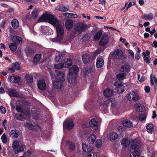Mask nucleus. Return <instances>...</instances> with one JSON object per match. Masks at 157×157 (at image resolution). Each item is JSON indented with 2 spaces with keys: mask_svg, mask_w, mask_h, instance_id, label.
<instances>
[{
  "mask_svg": "<svg viewBox=\"0 0 157 157\" xmlns=\"http://www.w3.org/2000/svg\"><path fill=\"white\" fill-rule=\"evenodd\" d=\"M147 117V115L145 113H141L139 115V119L140 121L145 120Z\"/></svg>",
  "mask_w": 157,
  "mask_h": 157,
  "instance_id": "46",
  "label": "nucleus"
},
{
  "mask_svg": "<svg viewBox=\"0 0 157 157\" xmlns=\"http://www.w3.org/2000/svg\"><path fill=\"white\" fill-rule=\"evenodd\" d=\"M102 34L101 32L98 31L94 35V39L96 40H98L101 36Z\"/></svg>",
  "mask_w": 157,
  "mask_h": 157,
  "instance_id": "43",
  "label": "nucleus"
},
{
  "mask_svg": "<svg viewBox=\"0 0 157 157\" xmlns=\"http://www.w3.org/2000/svg\"><path fill=\"white\" fill-rule=\"evenodd\" d=\"M152 46L154 48L157 47V42L156 41H154L151 44Z\"/></svg>",
  "mask_w": 157,
  "mask_h": 157,
  "instance_id": "64",
  "label": "nucleus"
},
{
  "mask_svg": "<svg viewBox=\"0 0 157 157\" xmlns=\"http://www.w3.org/2000/svg\"><path fill=\"white\" fill-rule=\"evenodd\" d=\"M154 127V125L151 123L147 124L146 126L147 132L150 133H152L153 131Z\"/></svg>",
  "mask_w": 157,
  "mask_h": 157,
  "instance_id": "38",
  "label": "nucleus"
},
{
  "mask_svg": "<svg viewBox=\"0 0 157 157\" xmlns=\"http://www.w3.org/2000/svg\"><path fill=\"white\" fill-rule=\"evenodd\" d=\"M46 83L45 81L43 80H39L38 82L37 86L38 88L41 90L44 89L46 87Z\"/></svg>",
  "mask_w": 157,
  "mask_h": 157,
  "instance_id": "18",
  "label": "nucleus"
},
{
  "mask_svg": "<svg viewBox=\"0 0 157 157\" xmlns=\"http://www.w3.org/2000/svg\"><path fill=\"white\" fill-rule=\"evenodd\" d=\"M123 55L122 51L119 49L115 51L113 53V57L114 58L118 59L121 58Z\"/></svg>",
  "mask_w": 157,
  "mask_h": 157,
  "instance_id": "15",
  "label": "nucleus"
},
{
  "mask_svg": "<svg viewBox=\"0 0 157 157\" xmlns=\"http://www.w3.org/2000/svg\"><path fill=\"white\" fill-rule=\"evenodd\" d=\"M8 90L7 94L10 96L18 98L20 97V94L15 89L10 88L8 89Z\"/></svg>",
  "mask_w": 157,
  "mask_h": 157,
  "instance_id": "11",
  "label": "nucleus"
},
{
  "mask_svg": "<svg viewBox=\"0 0 157 157\" xmlns=\"http://www.w3.org/2000/svg\"><path fill=\"white\" fill-rule=\"evenodd\" d=\"M122 124L124 126L126 127L130 128L133 126L132 122L131 121L127 120L123 121Z\"/></svg>",
  "mask_w": 157,
  "mask_h": 157,
  "instance_id": "29",
  "label": "nucleus"
},
{
  "mask_svg": "<svg viewBox=\"0 0 157 157\" xmlns=\"http://www.w3.org/2000/svg\"><path fill=\"white\" fill-rule=\"evenodd\" d=\"M130 67L127 65H122L120 68V71L122 72H127L130 71Z\"/></svg>",
  "mask_w": 157,
  "mask_h": 157,
  "instance_id": "27",
  "label": "nucleus"
},
{
  "mask_svg": "<svg viewBox=\"0 0 157 157\" xmlns=\"http://www.w3.org/2000/svg\"><path fill=\"white\" fill-rule=\"evenodd\" d=\"M126 74L125 73H121L117 74L116 77L118 80H121L124 79L126 77Z\"/></svg>",
  "mask_w": 157,
  "mask_h": 157,
  "instance_id": "35",
  "label": "nucleus"
},
{
  "mask_svg": "<svg viewBox=\"0 0 157 157\" xmlns=\"http://www.w3.org/2000/svg\"><path fill=\"white\" fill-rule=\"evenodd\" d=\"M111 108L113 111L115 110L119 107V104L116 101H114L113 102L111 101Z\"/></svg>",
  "mask_w": 157,
  "mask_h": 157,
  "instance_id": "33",
  "label": "nucleus"
},
{
  "mask_svg": "<svg viewBox=\"0 0 157 157\" xmlns=\"http://www.w3.org/2000/svg\"><path fill=\"white\" fill-rule=\"evenodd\" d=\"M55 73L57 75L56 76L55 74L50 72V74H52L53 77H55V79L62 82L65 80V75L63 73L60 72L59 71H56Z\"/></svg>",
  "mask_w": 157,
  "mask_h": 157,
  "instance_id": "9",
  "label": "nucleus"
},
{
  "mask_svg": "<svg viewBox=\"0 0 157 157\" xmlns=\"http://www.w3.org/2000/svg\"><path fill=\"white\" fill-rule=\"evenodd\" d=\"M118 136V134L115 132H112L109 133V139L111 141H113L117 138Z\"/></svg>",
  "mask_w": 157,
  "mask_h": 157,
  "instance_id": "24",
  "label": "nucleus"
},
{
  "mask_svg": "<svg viewBox=\"0 0 157 157\" xmlns=\"http://www.w3.org/2000/svg\"><path fill=\"white\" fill-rule=\"evenodd\" d=\"M135 4V2H130L129 3L128 5L126 8V10H128L130 7L133 6Z\"/></svg>",
  "mask_w": 157,
  "mask_h": 157,
  "instance_id": "55",
  "label": "nucleus"
},
{
  "mask_svg": "<svg viewBox=\"0 0 157 157\" xmlns=\"http://www.w3.org/2000/svg\"><path fill=\"white\" fill-rule=\"evenodd\" d=\"M54 26H56V29L57 33V36L56 38V41L59 42L63 39L64 32L63 28L61 25L59 24L58 21V24Z\"/></svg>",
  "mask_w": 157,
  "mask_h": 157,
  "instance_id": "6",
  "label": "nucleus"
},
{
  "mask_svg": "<svg viewBox=\"0 0 157 157\" xmlns=\"http://www.w3.org/2000/svg\"><path fill=\"white\" fill-rule=\"evenodd\" d=\"M73 21L71 20H67L65 22V27L67 29H70L73 27Z\"/></svg>",
  "mask_w": 157,
  "mask_h": 157,
  "instance_id": "22",
  "label": "nucleus"
},
{
  "mask_svg": "<svg viewBox=\"0 0 157 157\" xmlns=\"http://www.w3.org/2000/svg\"><path fill=\"white\" fill-rule=\"evenodd\" d=\"M125 129V128L124 127H123L122 126H119L118 128V130L120 132H122L123 131H124Z\"/></svg>",
  "mask_w": 157,
  "mask_h": 157,
  "instance_id": "61",
  "label": "nucleus"
},
{
  "mask_svg": "<svg viewBox=\"0 0 157 157\" xmlns=\"http://www.w3.org/2000/svg\"><path fill=\"white\" fill-rule=\"evenodd\" d=\"M96 139V136L95 135H91L87 139L88 143L90 144H93L95 142Z\"/></svg>",
  "mask_w": 157,
  "mask_h": 157,
  "instance_id": "30",
  "label": "nucleus"
},
{
  "mask_svg": "<svg viewBox=\"0 0 157 157\" xmlns=\"http://www.w3.org/2000/svg\"><path fill=\"white\" fill-rule=\"evenodd\" d=\"M141 18L146 21H151L153 19V15L152 13H144L141 16Z\"/></svg>",
  "mask_w": 157,
  "mask_h": 157,
  "instance_id": "12",
  "label": "nucleus"
},
{
  "mask_svg": "<svg viewBox=\"0 0 157 157\" xmlns=\"http://www.w3.org/2000/svg\"><path fill=\"white\" fill-rule=\"evenodd\" d=\"M25 145L17 140H15L13 142L12 147L15 154H17L24 150Z\"/></svg>",
  "mask_w": 157,
  "mask_h": 157,
  "instance_id": "4",
  "label": "nucleus"
},
{
  "mask_svg": "<svg viewBox=\"0 0 157 157\" xmlns=\"http://www.w3.org/2000/svg\"><path fill=\"white\" fill-rule=\"evenodd\" d=\"M46 21L53 25H57L58 20L53 16L48 13H44L39 19V22Z\"/></svg>",
  "mask_w": 157,
  "mask_h": 157,
  "instance_id": "2",
  "label": "nucleus"
},
{
  "mask_svg": "<svg viewBox=\"0 0 157 157\" xmlns=\"http://www.w3.org/2000/svg\"><path fill=\"white\" fill-rule=\"evenodd\" d=\"M103 94L105 96H111L113 95V91L112 90L109 89H107L104 90L103 92Z\"/></svg>",
  "mask_w": 157,
  "mask_h": 157,
  "instance_id": "31",
  "label": "nucleus"
},
{
  "mask_svg": "<svg viewBox=\"0 0 157 157\" xmlns=\"http://www.w3.org/2000/svg\"><path fill=\"white\" fill-rule=\"evenodd\" d=\"M104 64L103 59L101 57L98 58L96 62V66L98 68L101 67Z\"/></svg>",
  "mask_w": 157,
  "mask_h": 157,
  "instance_id": "21",
  "label": "nucleus"
},
{
  "mask_svg": "<svg viewBox=\"0 0 157 157\" xmlns=\"http://www.w3.org/2000/svg\"><path fill=\"white\" fill-rule=\"evenodd\" d=\"M15 117L18 120L23 121L25 119L24 117L22 116L21 114H17L15 115Z\"/></svg>",
  "mask_w": 157,
  "mask_h": 157,
  "instance_id": "49",
  "label": "nucleus"
},
{
  "mask_svg": "<svg viewBox=\"0 0 157 157\" xmlns=\"http://www.w3.org/2000/svg\"><path fill=\"white\" fill-rule=\"evenodd\" d=\"M74 126V124L72 122H67L64 121L63 124V127L64 128H66L68 129H72Z\"/></svg>",
  "mask_w": 157,
  "mask_h": 157,
  "instance_id": "20",
  "label": "nucleus"
},
{
  "mask_svg": "<svg viewBox=\"0 0 157 157\" xmlns=\"http://www.w3.org/2000/svg\"><path fill=\"white\" fill-rule=\"evenodd\" d=\"M40 30L43 34L45 35L52 34L53 30L48 27L45 26H41Z\"/></svg>",
  "mask_w": 157,
  "mask_h": 157,
  "instance_id": "10",
  "label": "nucleus"
},
{
  "mask_svg": "<svg viewBox=\"0 0 157 157\" xmlns=\"http://www.w3.org/2000/svg\"><path fill=\"white\" fill-rule=\"evenodd\" d=\"M121 145L123 147H128L129 145H130V147L132 150L134 151H136L139 147V144L140 141L136 139L128 140L127 138H124L121 141Z\"/></svg>",
  "mask_w": 157,
  "mask_h": 157,
  "instance_id": "1",
  "label": "nucleus"
},
{
  "mask_svg": "<svg viewBox=\"0 0 157 157\" xmlns=\"http://www.w3.org/2000/svg\"><path fill=\"white\" fill-rule=\"evenodd\" d=\"M144 90L146 92L148 93L150 91V87L148 86H146L144 88Z\"/></svg>",
  "mask_w": 157,
  "mask_h": 157,
  "instance_id": "57",
  "label": "nucleus"
},
{
  "mask_svg": "<svg viewBox=\"0 0 157 157\" xmlns=\"http://www.w3.org/2000/svg\"><path fill=\"white\" fill-rule=\"evenodd\" d=\"M31 155V152L29 151H27L24 153V155L26 157H29Z\"/></svg>",
  "mask_w": 157,
  "mask_h": 157,
  "instance_id": "62",
  "label": "nucleus"
},
{
  "mask_svg": "<svg viewBox=\"0 0 157 157\" xmlns=\"http://www.w3.org/2000/svg\"><path fill=\"white\" fill-rule=\"evenodd\" d=\"M7 121L5 119L4 120L2 123V125L4 127L5 129H6L7 128Z\"/></svg>",
  "mask_w": 157,
  "mask_h": 157,
  "instance_id": "56",
  "label": "nucleus"
},
{
  "mask_svg": "<svg viewBox=\"0 0 157 157\" xmlns=\"http://www.w3.org/2000/svg\"><path fill=\"white\" fill-rule=\"evenodd\" d=\"M72 64V60L69 59H67V61L64 62L63 63L64 67L68 68L71 66Z\"/></svg>",
  "mask_w": 157,
  "mask_h": 157,
  "instance_id": "34",
  "label": "nucleus"
},
{
  "mask_svg": "<svg viewBox=\"0 0 157 157\" xmlns=\"http://www.w3.org/2000/svg\"><path fill=\"white\" fill-rule=\"evenodd\" d=\"M9 47L10 49L13 52L15 51L17 48V45L14 44L13 43L10 44L9 45Z\"/></svg>",
  "mask_w": 157,
  "mask_h": 157,
  "instance_id": "44",
  "label": "nucleus"
},
{
  "mask_svg": "<svg viewBox=\"0 0 157 157\" xmlns=\"http://www.w3.org/2000/svg\"><path fill=\"white\" fill-rule=\"evenodd\" d=\"M64 59L63 55L62 54H59L55 57V60L56 62H62Z\"/></svg>",
  "mask_w": 157,
  "mask_h": 157,
  "instance_id": "32",
  "label": "nucleus"
},
{
  "mask_svg": "<svg viewBox=\"0 0 157 157\" xmlns=\"http://www.w3.org/2000/svg\"><path fill=\"white\" fill-rule=\"evenodd\" d=\"M85 157H97V154L96 153H92L91 154H89Z\"/></svg>",
  "mask_w": 157,
  "mask_h": 157,
  "instance_id": "54",
  "label": "nucleus"
},
{
  "mask_svg": "<svg viewBox=\"0 0 157 157\" xmlns=\"http://www.w3.org/2000/svg\"><path fill=\"white\" fill-rule=\"evenodd\" d=\"M12 66L17 70H19L20 69V66L18 63L16 62L12 63Z\"/></svg>",
  "mask_w": 157,
  "mask_h": 157,
  "instance_id": "51",
  "label": "nucleus"
},
{
  "mask_svg": "<svg viewBox=\"0 0 157 157\" xmlns=\"http://www.w3.org/2000/svg\"><path fill=\"white\" fill-rule=\"evenodd\" d=\"M155 154V152L154 151H149V155L152 157H154Z\"/></svg>",
  "mask_w": 157,
  "mask_h": 157,
  "instance_id": "59",
  "label": "nucleus"
},
{
  "mask_svg": "<svg viewBox=\"0 0 157 157\" xmlns=\"http://www.w3.org/2000/svg\"><path fill=\"white\" fill-rule=\"evenodd\" d=\"M43 56V59H46V57L45 56H45H44V54H36L34 58V61L35 62H37L39 61L40 58L41 57H42V56Z\"/></svg>",
  "mask_w": 157,
  "mask_h": 157,
  "instance_id": "26",
  "label": "nucleus"
},
{
  "mask_svg": "<svg viewBox=\"0 0 157 157\" xmlns=\"http://www.w3.org/2000/svg\"><path fill=\"white\" fill-rule=\"evenodd\" d=\"M66 145L67 147H68L69 149L71 150H73L74 149L75 147L74 144L70 141H66Z\"/></svg>",
  "mask_w": 157,
  "mask_h": 157,
  "instance_id": "39",
  "label": "nucleus"
},
{
  "mask_svg": "<svg viewBox=\"0 0 157 157\" xmlns=\"http://www.w3.org/2000/svg\"><path fill=\"white\" fill-rule=\"evenodd\" d=\"M135 110L139 112H143L145 110V107L142 104L136 103L134 105Z\"/></svg>",
  "mask_w": 157,
  "mask_h": 157,
  "instance_id": "16",
  "label": "nucleus"
},
{
  "mask_svg": "<svg viewBox=\"0 0 157 157\" xmlns=\"http://www.w3.org/2000/svg\"><path fill=\"white\" fill-rule=\"evenodd\" d=\"M63 67H64L63 64L61 63H59L58 64H55L54 67L55 69H61Z\"/></svg>",
  "mask_w": 157,
  "mask_h": 157,
  "instance_id": "53",
  "label": "nucleus"
},
{
  "mask_svg": "<svg viewBox=\"0 0 157 157\" xmlns=\"http://www.w3.org/2000/svg\"><path fill=\"white\" fill-rule=\"evenodd\" d=\"M24 101L23 100H19L17 101L16 105V109L17 111L21 113H24L26 116H29L30 114V111L28 109L26 110V109L23 108Z\"/></svg>",
  "mask_w": 157,
  "mask_h": 157,
  "instance_id": "5",
  "label": "nucleus"
},
{
  "mask_svg": "<svg viewBox=\"0 0 157 157\" xmlns=\"http://www.w3.org/2000/svg\"><path fill=\"white\" fill-rule=\"evenodd\" d=\"M38 13V9L37 8H36L34 9L32 13V17L33 18L36 17L37 16Z\"/></svg>",
  "mask_w": 157,
  "mask_h": 157,
  "instance_id": "45",
  "label": "nucleus"
},
{
  "mask_svg": "<svg viewBox=\"0 0 157 157\" xmlns=\"http://www.w3.org/2000/svg\"><path fill=\"white\" fill-rule=\"evenodd\" d=\"M79 71V68L75 65H73L70 69L69 72V78L67 76L68 81L69 83L72 84H75L76 83V75Z\"/></svg>",
  "mask_w": 157,
  "mask_h": 157,
  "instance_id": "3",
  "label": "nucleus"
},
{
  "mask_svg": "<svg viewBox=\"0 0 157 157\" xmlns=\"http://www.w3.org/2000/svg\"><path fill=\"white\" fill-rule=\"evenodd\" d=\"M127 98L129 101H135L138 100L140 98L137 93L133 91L130 92L128 95Z\"/></svg>",
  "mask_w": 157,
  "mask_h": 157,
  "instance_id": "8",
  "label": "nucleus"
},
{
  "mask_svg": "<svg viewBox=\"0 0 157 157\" xmlns=\"http://www.w3.org/2000/svg\"><path fill=\"white\" fill-rule=\"evenodd\" d=\"M19 134V131L16 130H11L10 132V136L12 139H14L18 137Z\"/></svg>",
  "mask_w": 157,
  "mask_h": 157,
  "instance_id": "17",
  "label": "nucleus"
},
{
  "mask_svg": "<svg viewBox=\"0 0 157 157\" xmlns=\"http://www.w3.org/2000/svg\"><path fill=\"white\" fill-rule=\"evenodd\" d=\"M110 102V100H106L105 101L104 105H106V106H108L109 105V102Z\"/></svg>",
  "mask_w": 157,
  "mask_h": 157,
  "instance_id": "63",
  "label": "nucleus"
},
{
  "mask_svg": "<svg viewBox=\"0 0 157 157\" xmlns=\"http://www.w3.org/2000/svg\"><path fill=\"white\" fill-rule=\"evenodd\" d=\"M82 147L83 150L86 152L91 151L93 149V147L92 146L88 145L86 144H83Z\"/></svg>",
  "mask_w": 157,
  "mask_h": 157,
  "instance_id": "19",
  "label": "nucleus"
},
{
  "mask_svg": "<svg viewBox=\"0 0 157 157\" xmlns=\"http://www.w3.org/2000/svg\"><path fill=\"white\" fill-rule=\"evenodd\" d=\"M109 41V38L108 36L103 35L100 40L99 44L101 46L106 45Z\"/></svg>",
  "mask_w": 157,
  "mask_h": 157,
  "instance_id": "14",
  "label": "nucleus"
},
{
  "mask_svg": "<svg viewBox=\"0 0 157 157\" xmlns=\"http://www.w3.org/2000/svg\"><path fill=\"white\" fill-rule=\"evenodd\" d=\"M114 85L117 88H119L120 89H121V93H122L124 91V90L123 89L124 86L121 85L120 84H118L117 82H116L114 83Z\"/></svg>",
  "mask_w": 157,
  "mask_h": 157,
  "instance_id": "47",
  "label": "nucleus"
},
{
  "mask_svg": "<svg viewBox=\"0 0 157 157\" xmlns=\"http://www.w3.org/2000/svg\"><path fill=\"white\" fill-rule=\"evenodd\" d=\"M25 51L27 56H29L32 55L34 53V51L31 48H26Z\"/></svg>",
  "mask_w": 157,
  "mask_h": 157,
  "instance_id": "40",
  "label": "nucleus"
},
{
  "mask_svg": "<svg viewBox=\"0 0 157 157\" xmlns=\"http://www.w3.org/2000/svg\"><path fill=\"white\" fill-rule=\"evenodd\" d=\"M24 125L28 127V128L30 130H33L35 129V126L27 122H25Z\"/></svg>",
  "mask_w": 157,
  "mask_h": 157,
  "instance_id": "42",
  "label": "nucleus"
},
{
  "mask_svg": "<svg viewBox=\"0 0 157 157\" xmlns=\"http://www.w3.org/2000/svg\"><path fill=\"white\" fill-rule=\"evenodd\" d=\"M11 25L13 27L16 29L18 27L19 23L17 19H13L11 22Z\"/></svg>",
  "mask_w": 157,
  "mask_h": 157,
  "instance_id": "37",
  "label": "nucleus"
},
{
  "mask_svg": "<svg viewBox=\"0 0 157 157\" xmlns=\"http://www.w3.org/2000/svg\"><path fill=\"white\" fill-rule=\"evenodd\" d=\"M10 80L11 82L17 83L20 81V78L19 76L14 75L11 76Z\"/></svg>",
  "mask_w": 157,
  "mask_h": 157,
  "instance_id": "23",
  "label": "nucleus"
},
{
  "mask_svg": "<svg viewBox=\"0 0 157 157\" xmlns=\"http://www.w3.org/2000/svg\"><path fill=\"white\" fill-rule=\"evenodd\" d=\"M82 29V27L80 25H77L75 28V30L78 31H80Z\"/></svg>",
  "mask_w": 157,
  "mask_h": 157,
  "instance_id": "60",
  "label": "nucleus"
},
{
  "mask_svg": "<svg viewBox=\"0 0 157 157\" xmlns=\"http://www.w3.org/2000/svg\"><path fill=\"white\" fill-rule=\"evenodd\" d=\"M89 124L90 126L94 130H97L98 128V122L94 118L90 120L89 122Z\"/></svg>",
  "mask_w": 157,
  "mask_h": 157,
  "instance_id": "13",
  "label": "nucleus"
},
{
  "mask_svg": "<svg viewBox=\"0 0 157 157\" xmlns=\"http://www.w3.org/2000/svg\"><path fill=\"white\" fill-rule=\"evenodd\" d=\"M90 56L89 54H85L82 56V59L83 62L85 63H86L90 61Z\"/></svg>",
  "mask_w": 157,
  "mask_h": 157,
  "instance_id": "28",
  "label": "nucleus"
},
{
  "mask_svg": "<svg viewBox=\"0 0 157 157\" xmlns=\"http://www.w3.org/2000/svg\"><path fill=\"white\" fill-rule=\"evenodd\" d=\"M0 110L3 114H5L6 112L5 108L2 106H0Z\"/></svg>",
  "mask_w": 157,
  "mask_h": 157,
  "instance_id": "58",
  "label": "nucleus"
},
{
  "mask_svg": "<svg viewBox=\"0 0 157 157\" xmlns=\"http://www.w3.org/2000/svg\"><path fill=\"white\" fill-rule=\"evenodd\" d=\"M51 76L53 87L59 91L62 90L63 89L62 82L55 79V77H54L52 74H51Z\"/></svg>",
  "mask_w": 157,
  "mask_h": 157,
  "instance_id": "7",
  "label": "nucleus"
},
{
  "mask_svg": "<svg viewBox=\"0 0 157 157\" xmlns=\"http://www.w3.org/2000/svg\"><path fill=\"white\" fill-rule=\"evenodd\" d=\"M58 10L61 11L66 12L68 10V7L63 5H60L59 6Z\"/></svg>",
  "mask_w": 157,
  "mask_h": 157,
  "instance_id": "36",
  "label": "nucleus"
},
{
  "mask_svg": "<svg viewBox=\"0 0 157 157\" xmlns=\"http://www.w3.org/2000/svg\"><path fill=\"white\" fill-rule=\"evenodd\" d=\"M143 55H144V60L147 63H150V58L149 56H146L145 55V53L144 52L143 53Z\"/></svg>",
  "mask_w": 157,
  "mask_h": 157,
  "instance_id": "50",
  "label": "nucleus"
},
{
  "mask_svg": "<svg viewBox=\"0 0 157 157\" xmlns=\"http://www.w3.org/2000/svg\"><path fill=\"white\" fill-rule=\"evenodd\" d=\"M1 139L2 140V142L3 144H5L7 143V139L5 133H4L2 136L1 137Z\"/></svg>",
  "mask_w": 157,
  "mask_h": 157,
  "instance_id": "48",
  "label": "nucleus"
},
{
  "mask_svg": "<svg viewBox=\"0 0 157 157\" xmlns=\"http://www.w3.org/2000/svg\"><path fill=\"white\" fill-rule=\"evenodd\" d=\"M25 79L27 82L31 83L33 81V77L31 75L28 74L25 76Z\"/></svg>",
  "mask_w": 157,
  "mask_h": 157,
  "instance_id": "41",
  "label": "nucleus"
},
{
  "mask_svg": "<svg viewBox=\"0 0 157 157\" xmlns=\"http://www.w3.org/2000/svg\"><path fill=\"white\" fill-rule=\"evenodd\" d=\"M102 145V142L100 140H97L96 142V146L98 148H100Z\"/></svg>",
  "mask_w": 157,
  "mask_h": 157,
  "instance_id": "52",
  "label": "nucleus"
},
{
  "mask_svg": "<svg viewBox=\"0 0 157 157\" xmlns=\"http://www.w3.org/2000/svg\"><path fill=\"white\" fill-rule=\"evenodd\" d=\"M12 40L13 42L17 44H20L22 42L21 38L17 36H13L12 38Z\"/></svg>",
  "mask_w": 157,
  "mask_h": 157,
  "instance_id": "25",
  "label": "nucleus"
}]
</instances>
